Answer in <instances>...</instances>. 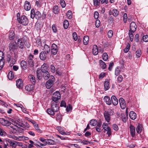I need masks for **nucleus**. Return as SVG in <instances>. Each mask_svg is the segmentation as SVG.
<instances>
[{"instance_id":"obj_1","label":"nucleus","mask_w":148,"mask_h":148,"mask_svg":"<svg viewBox=\"0 0 148 148\" xmlns=\"http://www.w3.org/2000/svg\"><path fill=\"white\" fill-rule=\"evenodd\" d=\"M11 121L12 125L20 126V127H21L24 129L28 128L30 127L29 124L27 122H25L24 124H23L21 122V121L19 119L16 120L14 119H12Z\"/></svg>"},{"instance_id":"obj_2","label":"nucleus","mask_w":148,"mask_h":148,"mask_svg":"<svg viewBox=\"0 0 148 148\" xmlns=\"http://www.w3.org/2000/svg\"><path fill=\"white\" fill-rule=\"evenodd\" d=\"M41 17V13L38 11L35 12V10L34 8L31 9L30 13V17L34 19V18L37 19H40Z\"/></svg>"},{"instance_id":"obj_3","label":"nucleus","mask_w":148,"mask_h":148,"mask_svg":"<svg viewBox=\"0 0 148 148\" xmlns=\"http://www.w3.org/2000/svg\"><path fill=\"white\" fill-rule=\"evenodd\" d=\"M27 40V38L26 37H23L19 38L17 41L18 47L21 49H23Z\"/></svg>"},{"instance_id":"obj_4","label":"nucleus","mask_w":148,"mask_h":148,"mask_svg":"<svg viewBox=\"0 0 148 148\" xmlns=\"http://www.w3.org/2000/svg\"><path fill=\"white\" fill-rule=\"evenodd\" d=\"M17 19L19 23L23 25H26L28 24V19L25 15L22 16L21 17H17Z\"/></svg>"},{"instance_id":"obj_5","label":"nucleus","mask_w":148,"mask_h":148,"mask_svg":"<svg viewBox=\"0 0 148 148\" xmlns=\"http://www.w3.org/2000/svg\"><path fill=\"white\" fill-rule=\"evenodd\" d=\"M55 81L54 77L53 76H51L50 79L46 82L45 86L46 88L47 89L50 88L53 85Z\"/></svg>"},{"instance_id":"obj_6","label":"nucleus","mask_w":148,"mask_h":148,"mask_svg":"<svg viewBox=\"0 0 148 148\" xmlns=\"http://www.w3.org/2000/svg\"><path fill=\"white\" fill-rule=\"evenodd\" d=\"M61 98V95L59 92L57 91L55 92L52 97V100L56 102L57 103L58 102L59 99Z\"/></svg>"},{"instance_id":"obj_7","label":"nucleus","mask_w":148,"mask_h":148,"mask_svg":"<svg viewBox=\"0 0 148 148\" xmlns=\"http://www.w3.org/2000/svg\"><path fill=\"white\" fill-rule=\"evenodd\" d=\"M128 112H125V113H120L118 114L119 117H121L122 121L124 123L126 122L128 119ZM118 114V113H117Z\"/></svg>"},{"instance_id":"obj_8","label":"nucleus","mask_w":148,"mask_h":148,"mask_svg":"<svg viewBox=\"0 0 148 148\" xmlns=\"http://www.w3.org/2000/svg\"><path fill=\"white\" fill-rule=\"evenodd\" d=\"M34 58V55L30 54L29 55L27 59V61L28 65L30 67H33L34 65V62L33 60Z\"/></svg>"},{"instance_id":"obj_9","label":"nucleus","mask_w":148,"mask_h":148,"mask_svg":"<svg viewBox=\"0 0 148 148\" xmlns=\"http://www.w3.org/2000/svg\"><path fill=\"white\" fill-rule=\"evenodd\" d=\"M11 125L10 127L12 129L14 132H17L18 133H22L23 132V130L24 128H20V126H16L15 125Z\"/></svg>"},{"instance_id":"obj_10","label":"nucleus","mask_w":148,"mask_h":148,"mask_svg":"<svg viewBox=\"0 0 148 148\" xmlns=\"http://www.w3.org/2000/svg\"><path fill=\"white\" fill-rule=\"evenodd\" d=\"M12 120H11V121ZM11 123L9 121L5 120L3 118H0V123L3 125L5 126H9L10 125H13L12 124V121Z\"/></svg>"},{"instance_id":"obj_11","label":"nucleus","mask_w":148,"mask_h":148,"mask_svg":"<svg viewBox=\"0 0 148 148\" xmlns=\"http://www.w3.org/2000/svg\"><path fill=\"white\" fill-rule=\"evenodd\" d=\"M9 47L10 51H13L17 50L18 48V46L16 42H11L9 44Z\"/></svg>"},{"instance_id":"obj_12","label":"nucleus","mask_w":148,"mask_h":148,"mask_svg":"<svg viewBox=\"0 0 148 148\" xmlns=\"http://www.w3.org/2000/svg\"><path fill=\"white\" fill-rule=\"evenodd\" d=\"M49 53L45 51H42L40 53L39 57L42 60H45L47 58Z\"/></svg>"},{"instance_id":"obj_13","label":"nucleus","mask_w":148,"mask_h":148,"mask_svg":"<svg viewBox=\"0 0 148 148\" xmlns=\"http://www.w3.org/2000/svg\"><path fill=\"white\" fill-rule=\"evenodd\" d=\"M51 53L53 55H56L58 52L57 46L54 43L53 44L51 45Z\"/></svg>"},{"instance_id":"obj_14","label":"nucleus","mask_w":148,"mask_h":148,"mask_svg":"<svg viewBox=\"0 0 148 148\" xmlns=\"http://www.w3.org/2000/svg\"><path fill=\"white\" fill-rule=\"evenodd\" d=\"M20 65L21 68L23 71L26 70L27 68V62L24 60H22L21 61Z\"/></svg>"},{"instance_id":"obj_15","label":"nucleus","mask_w":148,"mask_h":148,"mask_svg":"<svg viewBox=\"0 0 148 148\" xmlns=\"http://www.w3.org/2000/svg\"><path fill=\"white\" fill-rule=\"evenodd\" d=\"M119 102L121 108L122 109H124L126 108V103L124 99L122 98L119 99Z\"/></svg>"},{"instance_id":"obj_16","label":"nucleus","mask_w":148,"mask_h":148,"mask_svg":"<svg viewBox=\"0 0 148 148\" xmlns=\"http://www.w3.org/2000/svg\"><path fill=\"white\" fill-rule=\"evenodd\" d=\"M137 26L134 22H132L130 25V30L129 31H132V32H135L136 30Z\"/></svg>"},{"instance_id":"obj_17","label":"nucleus","mask_w":148,"mask_h":148,"mask_svg":"<svg viewBox=\"0 0 148 148\" xmlns=\"http://www.w3.org/2000/svg\"><path fill=\"white\" fill-rule=\"evenodd\" d=\"M103 114L106 120L108 122H109L110 119V112H104Z\"/></svg>"},{"instance_id":"obj_18","label":"nucleus","mask_w":148,"mask_h":148,"mask_svg":"<svg viewBox=\"0 0 148 148\" xmlns=\"http://www.w3.org/2000/svg\"><path fill=\"white\" fill-rule=\"evenodd\" d=\"M24 9L26 11L29 10L31 8V5L29 2L26 1L24 5Z\"/></svg>"},{"instance_id":"obj_19","label":"nucleus","mask_w":148,"mask_h":148,"mask_svg":"<svg viewBox=\"0 0 148 148\" xmlns=\"http://www.w3.org/2000/svg\"><path fill=\"white\" fill-rule=\"evenodd\" d=\"M16 86L19 89H21L23 86V82L22 79H18L16 81Z\"/></svg>"},{"instance_id":"obj_20","label":"nucleus","mask_w":148,"mask_h":148,"mask_svg":"<svg viewBox=\"0 0 148 148\" xmlns=\"http://www.w3.org/2000/svg\"><path fill=\"white\" fill-rule=\"evenodd\" d=\"M14 105H15L17 109H16V110L17 111L18 110H21L22 111L25 110L26 111V110L23 107V106L20 103H14Z\"/></svg>"},{"instance_id":"obj_21","label":"nucleus","mask_w":148,"mask_h":148,"mask_svg":"<svg viewBox=\"0 0 148 148\" xmlns=\"http://www.w3.org/2000/svg\"><path fill=\"white\" fill-rule=\"evenodd\" d=\"M48 64L46 63H44L41 66V70L42 73L48 72Z\"/></svg>"},{"instance_id":"obj_22","label":"nucleus","mask_w":148,"mask_h":148,"mask_svg":"<svg viewBox=\"0 0 148 148\" xmlns=\"http://www.w3.org/2000/svg\"><path fill=\"white\" fill-rule=\"evenodd\" d=\"M130 133L132 137L134 136L135 133V127L132 124L130 125Z\"/></svg>"},{"instance_id":"obj_23","label":"nucleus","mask_w":148,"mask_h":148,"mask_svg":"<svg viewBox=\"0 0 148 148\" xmlns=\"http://www.w3.org/2000/svg\"><path fill=\"white\" fill-rule=\"evenodd\" d=\"M8 142L10 143V146L12 147V148H15L17 146V142L15 141H12L8 139Z\"/></svg>"},{"instance_id":"obj_24","label":"nucleus","mask_w":148,"mask_h":148,"mask_svg":"<svg viewBox=\"0 0 148 148\" xmlns=\"http://www.w3.org/2000/svg\"><path fill=\"white\" fill-rule=\"evenodd\" d=\"M111 102L114 106H116L118 103V101L116 97L114 95H113L111 97Z\"/></svg>"},{"instance_id":"obj_25","label":"nucleus","mask_w":148,"mask_h":148,"mask_svg":"<svg viewBox=\"0 0 148 148\" xmlns=\"http://www.w3.org/2000/svg\"><path fill=\"white\" fill-rule=\"evenodd\" d=\"M41 74L44 79L45 80H47L50 76L49 73L48 71L46 72L42 73Z\"/></svg>"},{"instance_id":"obj_26","label":"nucleus","mask_w":148,"mask_h":148,"mask_svg":"<svg viewBox=\"0 0 148 148\" xmlns=\"http://www.w3.org/2000/svg\"><path fill=\"white\" fill-rule=\"evenodd\" d=\"M92 52L94 55H97L98 53V50L97 46L95 45H94L93 46Z\"/></svg>"},{"instance_id":"obj_27","label":"nucleus","mask_w":148,"mask_h":148,"mask_svg":"<svg viewBox=\"0 0 148 148\" xmlns=\"http://www.w3.org/2000/svg\"><path fill=\"white\" fill-rule=\"evenodd\" d=\"M51 111H58L59 108L58 106L54 103H51Z\"/></svg>"},{"instance_id":"obj_28","label":"nucleus","mask_w":148,"mask_h":148,"mask_svg":"<svg viewBox=\"0 0 148 148\" xmlns=\"http://www.w3.org/2000/svg\"><path fill=\"white\" fill-rule=\"evenodd\" d=\"M104 101L108 105H110L111 104L112 102L110 97L108 96H105L103 99Z\"/></svg>"},{"instance_id":"obj_29","label":"nucleus","mask_w":148,"mask_h":148,"mask_svg":"<svg viewBox=\"0 0 148 148\" xmlns=\"http://www.w3.org/2000/svg\"><path fill=\"white\" fill-rule=\"evenodd\" d=\"M29 79L31 82L34 85L35 84V77L32 75H30L28 76Z\"/></svg>"},{"instance_id":"obj_30","label":"nucleus","mask_w":148,"mask_h":148,"mask_svg":"<svg viewBox=\"0 0 148 148\" xmlns=\"http://www.w3.org/2000/svg\"><path fill=\"white\" fill-rule=\"evenodd\" d=\"M129 116L132 119L134 120L136 118V113L134 112H130L129 113Z\"/></svg>"},{"instance_id":"obj_31","label":"nucleus","mask_w":148,"mask_h":148,"mask_svg":"<svg viewBox=\"0 0 148 148\" xmlns=\"http://www.w3.org/2000/svg\"><path fill=\"white\" fill-rule=\"evenodd\" d=\"M56 129L62 135H66V134L64 132V129L60 126H58L56 127Z\"/></svg>"},{"instance_id":"obj_32","label":"nucleus","mask_w":148,"mask_h":148,"mask_svg":"<svg viewBox=\"0 0 148 148\" xmlns=\"http://www.w3.org/2000/svg\"><path fill=\"white\" fill-rule=\"evenodd\" d=\"M34 85H29L26 86L25 87V90L28 91H30L33 90Z\"/></svg>"},{"instance_id":"obj_33","label":"nucleus","mask_w":148,"mask_h":148,"mask_svg":"<svg viewBox=\"0 0 148 148\" xmlns=\"http://www.w3.org/2000/svg\"><path fill=\"white\" fill-rule=\"evenodd\" d=\"M142 125L140 124L138 125L136 128L137 132L138 134H140L142 131Z\"/></svg>"},{"instance_id":"obj_34","label":"nucleus","mask_w":148,"mask_h":148,"mask_svg":"<svg viewBox=\"0 0 148 148\" xmlns=\"http://www.w3.org/2000/svg\"><path fill=\"white\" fill-rule=\"evenodd\" d=\"M89 38V37L87 36H85L84 37L83 39V43L85 45H87L88 42Z\"/></svg>"},{"instance_id":"obj_35","label":"nucleus","mask_w":148,"mask_h":148,"mask_svg":"<svg viewBox=\"0 0 148 148\" xmlns=\"http://www.w3.org/2000/svg\"><path fill=\"white\" fill-rule=\"evenodd\" d=\"M15 34L13 31H10L9 35V38L10 40H13L14 38Z\"/></svg>"},{"instance_id":"obj_36","label":"nucleus","mask_w":148,"mask_h":148,"mask_svg":"<svg viewBox=\"0 0 148 148\" xmlns=\"http://www.w3.org/2000/svg\"><path fill=\"white\" fill-rule=\"evenodd\" d=\"M53 11L55 14H58L60 11V9L58 6L57 5L54 6L53 8Z\"/></svg>"},{"instance_id":"obj_37","label":"nucleus","mask_w":148,"mask_h":148,"mask_svg":"<svg viewBox=\"0 0 148 148\" xmlns=\"http://www.w3.org/2000/svg\"><path fill=\"white\" fill-rule=\"evenodd\" d=\"M50 51V48L49 46L47 44H45L44 46V51L46 52L49 53V52Z\"/></svg>"},{"instance_id":"obj_38","label":"nucleus","mask_w":148,"mask_h":148,"mask_svg":"<svg viewBox=\"0 0 148 148\" xmlns=\"http://www.w3.org/2000/svg\"><path fill=\"white\" fill-rule=\"evenodd\" d=\"M99 62L101 67L103 69H105L106 66V63L101 60H99Z\"/></svg>"},{"instance_id":"obj_39","label":"nucleus","mask_w":148,"mask_h":148,"mask_svg":"<svg viewBox=\"0 0 148 148\" xmlns=\"http://www.w3.org/2000/svg\"><path fill=\"white\" fill-rule=\"evenodd\" d=\"M14 74L13 72L12 71L10 72L8 75V78L9 80H12L14 78Z\"/></svg>"},{"instance_id":"obj_40","label":"nucleus","mask_w":148,"mask_h":148,"mask_svg":"<svg viewBox=\"0 0 148 148\" xmlns=\"http://www.w3.org/2000/svg\"><path fill=\"white\" fill-rule=\"evenodd\" d=\"M109 82L107 81H106L104 82V88L105 90H108L110 88L109 85Z\"/></svg>"},{"instance_id":"obj_41","label":"nucleus","mask_w":148,"mask_h":148,"mask_svg":"<svg viewBox=\"0 0 148 148\" xmlns=\"http://www.w3.org/2000/svg\"><path fill=\"white\" fill-rule=\"evenodd\" d=\"M97 123V121L95 119H92L90 122V124L92 126H95Z\"/></svg>"},{"instance_id":"obj_42","label":"nucleus","mask_w":148,"mask_h":148,"mask_svg":"<svg viewBox=\"0 0 148 148\" xmlns=\"http://www.w3.org/2000/svg\"><path fill=\"white\" fill-rule=\"evenodd\" d=\"M46 143L47 144L53 145L55 144V142L52 140L47 139L46 140Z\"/></svg>"},{"instance_id":"obj_43","label":"nucleus","mask_w":148,"mask_h":148,"mask_svg":"<svg viewBox=\"0 0 148 148\" xmlns=\"http://www.w3.org/2000/svg\"><path fill=\"white\" fill-rule=\"evenodd\" d=\"M16 140H27L28 139V138L27 137H25L24 136H18L16 137Z\"/></svg>"},{"instance_id":"obj_44","label":"nucleus","mask_w":148,"mask_h":148,"mask_svg":"<svg viewBox=\"0 0 148 148\" xmlns=\"http://www.w3.org/2000/svg\"><path fill=\"white\" fill-rule=\"evenodd\" d=\"M112 15L114 16H117L119 15V11L116 9H113L112 10Z\"/></svg>"},{"instance_id":"obj_45","label":"nucleus","mask_w":148,"mask_h":148,"mask_svg":"<svg viewBox=\"0 0 148 148\" xmlns=\"http://www.w3.org/2000/svg\"><path fill=\"white\" fill-rule=\"evenodd\" d=\"M93 1L94 6L97 7L100 5V0H93Z\"/></svg>"},{"instance_id":"obj_46","label":"nucleus","mask_w":148,"mask_h":148,"mask_svg":"<svg viewBox=\"0 0 148 148\" xmlns=\"http://www.w3.org/2000/svg\"><path fill=\"white\" fill-rule=\"evenodd\" d=\"M69 26V23L67 20H65L64 22L63 23V26L64 28L65 29H67Z\"/></svg>"},{"instance_id":"obj_47","label":"nucleus","mask_w":148,"mask_h":148,"mask_svg":"<svg viewBox=\"0 0 148 148\" xmlns=\"http://www.w3.org/2000/svg\"><path fill=\"white\" fill-rule=\"evenodd\" d=\"M135 32H132V31H129V35L130 38V40L131 42H132L133 40L134 36L133 33H134Z\"/></svg>"},{"instance_id":"obj_48","label":"nucleus","mask_w":148,"mask_h":148,"mask_svg":"<svg viewBox=\"0 0 148 148\" xmlns=\"http://www.w3.org/2000/svg\"><path fill=\"white\" fill-rule=\"evenodd\" d=\"M120 67L119 66H117L116 68L115 73V75L117 76L119 74L120 72Z\"/></svg>"},{"instance_id":"obj_49","label":"nucleus","mask_w":148,"mask_h":148,"mask_svg":"<svg viewBox=\"0 0 148 148\" xmlns=\"http://www.w3.org/2000/svg\"><path fill=\"white\" fill-rule=\"evenodd\" d=\"M36 75L37 78L38 79H40L41 78V76L40 75V71L39 69H38L36 70Z\"/></svg>"},{"instance_id":"obj_50","label":"nucleus","mask_w":148,"mask_h":148,"mask_svg":"<svg viewBox=\"0 0 148 148\" xmlns=\"http://www.w3.org/2000/svg\"><path fill=\"white\" fill-rule=\"evenodd\" d=\"M130 47V44L128 43L126 48L124 49V51L125 53H127L129 51Z\"/></svg>"},{"instance_id":"obj_51","label":"nucleus","mask_w":148,"mask_h":148,"mask_svg":"<svg viewBox=\"0 0 148 148\" xmlns=\"http://www.w3.org/2000/svg\"><path fill=\"white\" fill-rule=\"evenodd\" d=\"M102 58L104 61H106L108 60V56L107 53H103Z\"/></svg>"},{"instance_id":"obj_52","label":"nucleus","mask_w":148,"mask_h":148,"mask_svg":"<svg viewBox=\"0 0 148 148\" xmlns=\"http://www.w3.org/2000/svg\"><path fill=\"white\" fill-rule=\"evenodd\" d=\"M0 70L2 69L4 65V59L0 60Z\"/></svg>"},{"instance_id":"obj_53","label":"nucleus","mask_w":148,"mask_h":148,"mask_svg":"<svg viewBox=\"0 0 148 148\" xmlns=\"http://www.w3.org/2000/svg\"><path fill=\"white\" fill-rule=\"evenodd\" d=\"M141 54V51L140 50H137L136 53V57L137 58H139Z\"/></svg>"},{"instance_id":"obj_54","label":"nucleus","mask_w":148,"mask_h":148,"mask_svg":"<svg viewBox=\"0 0 148 148\" xmlns=\"http://www.w3.org/2000/svg\"><path fill=\"white\" fill-rule=\"evenodd\" d=\"M50 70L53 73L55 72L56 69L55 67L53 65L51 64L50 65Z\"/></svg>"},{"instance_id":"obj_55","label":"nucleus","mask_w":148,"mask_h":148,"mask_svg":"<svg viewBox=\"0 0 148 148\" xmlns=\"http://www.w3.org/2000/svg\"><path fill=\"white\" fill-rule=\"evenodd\" d=\"M72 14L70 10L68 11L66 13V15L69 19H71L72 18Z\"/></svg>"},{"instance_id":"obj_56","label":"nucleus","mask_w":148,"mask_h":148,"mask_svg":"<svg viewBox=\"0 0 148 148\" xmlns=\"http://www.w3.org/2000/svg\"><path fill=\"white\" fill-rule=\"evenodd\" d=\"M143 40L145 42H148V35H146L144 36L143 37Z\"/></svg>"},{"instance_id":"obj_57","label":"nucleus","mask_w":148,"mask_h":148,"mask_svg":"<svg viewBox=\"0 0 148 148\" xmlns=\"http://www.w3.org/2000/svg\"><path fill=\"white\" fill-rule=\"evenodd\" d=\"M113 34V32L112 30H110L108 32L107 35L109 38H111Z\"/></svg>"},{"instance_id":"obj_58","label":"nucleus","mask_w":148,"mask_h":148,"mask_svg":"<svg viewBox=\"0 0 148 148\" xmlns=\"http://www.w3.org/2000/svg\"><path fill=\"white\" fill-rule=\"evenodd\" d=\"M36 4L38 7H40L42 5V3L41 2V1L39 0L38 1H36Z\"/></svg>"},{"instance_id":"obj_59","label":"nucleus","mask_w":148,"mask_h":148,"mask_svg":"<svg viewBox=\"0 0 148 148\" xmlns=\"http://www.w3.org/2000/svg\"><path fill=\"white\" fill-rule=\"evenodd\" d=\"M101 126V124H98L95 127V129L97 132H101V129L99 128Z\"/></svg>"},{"instance_id":"obj_60","label":"nucleus","mask_w":148,"mask_h":148,"mask_svg":"<svg viewBox=\"0 0 148 148\" xmlns=\"http://www.w3.org/2000/svg\"><path fill=\"white\" fill-rule=\"evenodd\" d=\"M4 54L3 51H0V60L4 59Z\"/></svg>"},{"instance_id":"obj_61","label":"nucleus","mask_w":148,"mask_h":148,"mask_svg":"<svg viewBox=\"0 0 148 148\" xmlns=\"http://www.w3.org/2000/svg\"><path fill=\"white\" fill-rule=\"evenodd\" d=\"M72 107L71 105L70 104H68L66 109V111H69L72 110Z\"/></svg>"},{"instance_id":"obj_62","label":"nucleus","mask_w":148,"mask_h":148,"mask_svg":"<svg viewBox=\"0 0 148 148\" xmlns=\"http://www.w3.org/2000/svg\"><path fill=\"white\" fill-rule=\"evenodd\" d=\"M60 4L62 8H64L66 6V4L64 1L63 0H60Z\"/></svg>"},{"instance_id":"obj_63","label":"nucleus","mask_w":148,"mask_h":148,"mask_svg":"<svg viewBox=\"0 0 148 148\" xmlns=\"http://www.w3.org/2000/svg\"><path fill=\"white\" fill-rule=\"evenodd\" d=\"M72 35L74 40L75 41L77 40V36L76 33L75 32H73Z\"/></svg>"},{"instance_id":"obj_64","label":"nucleus","mask_w":148,"mask_h":148,"mask_svg":"<svg viewBox=\"0 0 148 148\" xmlns=\"http://www.w3.org/2000/svg\"><path fill=\"white\" fill-rule=\"evenodd\" d=\"M34 128L35 130L37 131V132L39 133H41L42 132V131L40 129L38 125H37Z\"/></svg>"}]
</instances>
